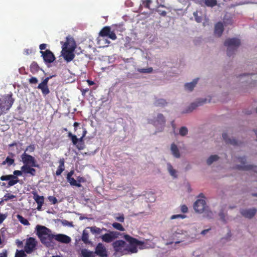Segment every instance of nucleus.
I'll use <instances>...</instances> for the list:
<instances>
[{
	"mask_svg": "<svg viewBox=\"0 0 257 257\" xmlns=\"http://www.w3.org/2000/svg\"><path fill=\"white\" fill-rule=\"evenodd\" d=\"M124 238L128 243H126L122 240H118L114 241L112 244L115 252L121 255L137 252L138 251V246H140V249L148 247L144 242L139 241L128 235H125Z\"/></svg>",
	"mask_w": 257,
	"mask_h": 257,
	"instance_id": "nucleus-1",
	"label": "nucleus"
},
{
	"mask_svg": "<svg viewBox=\"0 0 257 257\" xmlns=\"http://www.w3.org/2000/svg\"><path fill=\"white\" fill-rule=\"evenodd\" d=\"M61 44L62 45V56L67 62H70L75 57L74 51L76 47V43L73 39L67 37L66 41L61 42Z\"/></svg>",
	"mask_w": 257,
	"mask_h": 257,
	"instance_id": "nucleus-2",
	"label": "nucleus"
},
{
	"mask_svg": "<svg viewBox=\"0 0 257 257\" xmlns=\"http://www.w3.org/2000/svg\"><path fill=\"white\" fill-rule=\"evenodd\" d=\"M37 234L40 238L41 242L47 246H50L53 243L54 235L52 231L45 226L38 225L36 227Z\"/></svg>",
	"mask_w": 257,
	"mask_h": 257,
	"instance_id": "nucleus-3",
	"label": "nucleus"
},
{
	"mask_svg": "<svg viewBox=\"0 0 257 257\" xmlns=\"http://www.w3.org/2000/svg\"><path fill=\"white\" fill-rule=\"evenodd\" d=\"M240 44V40L235 38H228L224 42V45L227 47V54L228 56H231L234 52L236 50L237 48Z\"/></svg>",
	"mask_w": 257,
	"mask_h": 257,
	"instance_id": "nucleus-4",
	"label": "nucleus"
},
{
	"mask_svg": "<svg viewBox=\"0 0 257 257\" xmlns=\"http://www.w3.org/2000/svg\"><path fill=\"white\" fill-rule=\"evenodd\" d=\"M82 134L80 138H77L76 135H73L71 132L68 133V137L71 140L74 145L79 150H83L84 148L83 139L87 134V131L85 128L82 127Z\"/></svg>",
	"mask_w": 257,
	"mask_h": 257,
	"instance_id": "nucleus-5",
	"label": "nucleus"
},
{
	"mask_svg": "<svg viewBox=\"0 0 257 257\" xmlns=\"http://www.w3.org/2000/svg\"><path fill=\"white\" fill-rule=\"evenodd\" d=\"M13 94L11 92L9 94L4 95L1 99V110L6 113L12 106L15 99L13 98Z\"/></svg>",
	"mask_w": 257,
	"mask_h": 257,
	"instance_id": "nucleus-6",
	"label": "nucleus"
},
{
	"mask_svg": "<svg viewBox=\"0 0 257 257\" xmlns=\"http://www.w3.org/2000/svg\"><path fill=\"white\" fill-rule=\"evenodd\" d=\"M185 235V231L180 229H177L171 235L170 242H167V244H170L173 242L178 244L183 241Z\"/></svg>",
	"mask_w": 257,
	"mask_h": 257,
	"instance_id": "nucleus-7",
	"label": "nucleus"
},
{
	"mask_svg": "<svg viewBox=\"0 0 257 257\" xmlns=\"http://www.w3.org/2000/svg\"><path fill=\"white\" fill-rule=\"evenodd\" d=\"M24 165H31L32 167H39L34 157L29 155L27 153H24L21 156Z\"/></svg>",
	"mask_w": 257,
	"mask_h": 257,
	"instance_id": "nucleus-8",
	"label": "nucleus"
},
{
	"mask_svg": "<svg viewBox=\"0 0 257 257\" xmlns=\"http://www.w3.org/2000/svg\"><path fill=\"white\" fill-rule=\"evenodd\" d=\"M149 123L153 124L156 127L159 125L161 126V130L159 132H161L163 130L165 123L166 119L164 115L162 113H159L157 115L156 117L149 120Z\"/></svg>",
	"mask_w": 257,
	"mask_h": 257,
	"instance_id": "nucleus-9",
	"label": "nucleus"
},
{
	"mask_svg": "<svg viewBox=\"0 0 257 257\" xmlns=\"http://www.w3.org/2000/svg\"><path fill=\"white\" fill-rule=\"evenodd\" d=\"M238 160L240 162L242 165H237L235 168L240 170L249 171L252 170L254 172L257 173V166L251 165H245L246 159L244 157H239Z\"/></svg>",
	"mask_w": 257,
	"mask_h": 257,
	"instance_id": "nucleus-10",
	"label": "nucleus"
},
{
	"mask_svg": "<svg viewBox=\"0 0 257 257\" xmlns=\"http://www.w3.org/2000/svg\"><path fill=\"white\" fill-rule=\"evenodd\" d=\"M100 37H107L112 40L116 39L117 37L113 31H111V29L108 26L103 27L99 33Z\"/></svg>",
	"mask_w": 257,
	"mask_h": 257,
	"instance_id": "nucleus-11",
	"label": "nucleus"
},
{
	"mask_svg": "<svg viewBox=\"0 0 257 257\" xmlns=\"http://www.w3.org/2000/svg\"><path fill=\"white\" fill-rule=\"evenodd\" d=\"M53 76H50L45 78L38 86L37 88L41 90L43 95L46 96L50 93L48 83L49 80L52 78Z\"/></svg>",
	"mask_w": 257,
	"mask_h": 257,
	"instance_id": "nucleus-12",
	"label": "nucleus"
},
{
	"mask_svg": "<svg viewBox=\"0 0 257 257\" xmlns=\"http://www.w3.org/2000/svg\"><path fill=\"white\" fill-rule=\"evenodd\" d=\"M40 53L46 64L53 62L56 59L54 54L50 50L47 49L45 51H40Z\"/></svg>",
	"mask_w": 257,
	"mask_h": 257,
	"instance_id": "nucleus-13",
	"label": "nucleus"
},
{
	"mask_svg": "<svg viewBox=\"0 0 257 257\" xmlns=\"http://www.w3.org/2000/svg\"><path fill=\"white\" fill-rule=\"evenodd\" d=\"M37 241L33 237H30L27 239L25 245V250L27 253H30L36 248Z\"/></svg>",
	"mask_w": 257,
	"mask_h": 257,
	"instance_id": "nucleus-14",
	"label": "nucleus"
},
{
	"mask_svg": "<svg viewBox=\"0 0 257 257\" xmlns=\"http://www.w3.org/2000/svg\"><path fill=\"white\" fill-rule=\"evenodd\" d=\"M119 233L117 231H110L102 235L101 238L102 240L106 242H110L115 238L118 237Z\"/></svg>",
	"mask_w": 257,
	"mask_h": 257,
	"instance_id": "nucleus-15",
	"label": "nucleus"
},
{
	"mask_svg": "<svg viewBox=\"0 0 257 257\" xmlns=\"http://www.w3.org/2000/svg\"><path fill=\"white\" fill-rule=\"evenodd\" d=\"M0 179L2 181L9 180V182H8L9 186H14L19 182L18 177L12 175L2 176L0 178Z\"/></svg>",
	"mask_w": 257,
	"mask_h": 257,
	"instance_id": "nucleus-16",
	"label": "nucleus"
},
{
	"mask_svg": "<svg viewBox=\"0 0 257 257\" xmlns=\"http://www.w3.org/2000/svg\"><path fill=\"white\" fill-rule=\"evenodd\" d=\"M199 197L202 198L198 199L194 204V209H206V202L204 200V196L202 193L199 194Z\"/></svg>",
	"mask_w": 257,
	"mask_h": 257,
	"instance_id": "nucleus-17",
	"label": "nucleus"
},
{
	"mask_svg": "<svg viewBox=\"0 0 257 257\" xmlns=\"http://www.w3.org/2000/svg\"><path fill=\"white\" fill-rule=\"evenodd\" d=\"M94 253L97 254L101 257L106 256L107 251L104 245L101 243H99L96 247Z\"/></svg>",
	"mask_w": 257,
	"mask_h": 257,
	"instance_id": "nucleus-18",
	"label": "nucleus"
},
{
	"mask_svg": "<svg viewBox=\"0 0 257 257\" xmlns=\"http://www.w3.org/2000/svg\"><path fill=\"white\" fill-rule=\"evenodd\" d=\"M31 165H23L21 169L23 170L24 174H30L32 176H34L36 174V170Z\"/></svg>",
	"mask_w": 257,
	"mask_h": 257,
	"instance_id": "nucleus-19",
	"label": "nucleus"
},
{
	"mask_svg": "<svg viewBox=\"0 0 257 257\" xmlns=\"http://www.w3.org/2000/svg\"><path fill=\"white\" fill-rule=\"evenodd\" d=\"M54 239L58 241L64 243H69L71 241L70 237L63 234L55 235Z\"/></svg>",
	"mask_w": 257,
	"mask_h": 257,
	"instance_id": "nucleus-20",
	"label": "nucleus"
},
{
	"mask_svg": "<svg viewBox=\"0 0 257 257\" xmlns=\"http://www.w3.org/2000/svg\"><path fill=\"white\" fill-rule=\"evenodd\" d=\"M206 101V99H202L201 100H199L197 102L192 103L187 108L186 110L185 111L186 113L191 112L193 110H194L196 107L198 106L202 105Z\"/></svg>",
	"mask_w": 257,
	"mask_h": 257,
	"instance_id": "nucleus-21",
	"label": "nucleus"
},
{
	"mask_svg": "<svg viewBox=\"0 0 257 257\" xmlns=\"http://www.w3.org/2000/svg\"><path fill=\"white\" fill-rule=\"evenodd\" d=\"M33 198L38 204L36 209H41L44 202V197L43 196L39 195L36 192L33 193Z\"/></svg>",
	"mask_w": 257,
	"mask_h": 257,
	"instance_id": "nucleus-22",
	"label": "nucleus"
},
{
	"mask_svg": "<svg viewBox=\"0 0 257 257\" xmlns=\"http://www.w3.org/2000/svg\"><path fill=\"white\" fill-rule=\"evenodd\" d=\"M222 138L226 144H230L234 146H240L241 145V143L240 142H238L234 139H228L226 133L222 134Z\"/></svg>",
	"mask_w": 257,
	"mask_h": 257,
	"instance_id": "nucleus-23",
	"label": "nucleus"
},
{
	"mask_svg": "<svg viewBox=\"0 0 257 257\" xmlns=\"http://www.w3.org/2000/svg\"><path fill=\"white\" fill-rule=\"evenodd\" d=\"M224 31L223 25L221 22H218L215 25L214 34L218 37H220Z\"/></svg>",
	"mask_w": 257,
	"mask_h": 257,
	"instance_id": "nucleus-24",
	"label": "nucleus"
},
{
	"mask_svg": "<svg viewBox=\"0 0 257 257\" xmlns=\"http://www.w3.org/2000/svg\"><path fill=\"white\" fill-rule=\"evenodd\" d=\"M196 212L202 214V216L207 218H212L214 217L211 210H195Z\"/></svg>",
	"mask_w": 257,
	"mask_h": 257,
	"instance_id": "nucleus-25",
	"label": "nucleus"
},
{
	"mask_svg": "<svg viewBox=\"0 0 257 257\" xmlns=\"http://www.w3.org/2000/svg\"><path fill=\"white\" fill-rule=\"evenodd\" d=\"M256 210H241V214L247 218H251L256 213Z\"/></svg>",
	"mask_w": 257,
	"mask_h": 257,
	"instance_id": "nucleus-26",
	"label": "nucleus"
},
{
	"mask_svg": "<svg viewBox=\"0 0 257 257\" xmlns=\"http://www.w3.org/2000/svg\"><path fill=\"white\" fill-rule=\"evenodd\" d=\"M217 2L216 0H201L200 4L202 6H206L208 7H213L217 5Z\"/></svg>",
	"mask_w": 257,
	"mask_h": 257,
	"instance_id": "nucleus-27",
	"label": "nucleus"
},
{
	"mask_svg": "<svg viewBox=\"0 0 257 257\" xmlns=\"http://www.w3.org/2000/svg\"><path fill=\"white\" fill-rule=\"evenodd\" d=\"M23 146V144L19 142H14L13 143L9 145V147L12 148L13 147H16V154H19L21 153L22 150V146Z\"/></svg>",
	"mask_w": 257,
	"mask_h": 257,
	"instance_id": "nucleus-28",
	"label": "nucleus"
},
{
	"mask_svg": "<svg viewBox=\"0 0 257 257\" xmlns=\"http://www.w3.org/2000/svg\"><path fill=\"white\" fill-rule=\"evenodd\" d=\"M91 232L94 234H100L103 231H106L107 229L105 228H100L96 226H91L88 227Z\"/></svg>",
	"mask_w": 257,
	"mask_h": 257,
	"instance_id": "nucleus-29",
	"label": "nucleus"
},
{
	"mask_svg": "<svg viewBox=\"0 0 257 257\" xmlns=\"http://www.w3.org/2000/svg\"><path fill=\"white\" fill-rule=\"evenodd\" d=\"M171 151L172 152V155L174 157L176 158H179L180 157V154L179 151V149L174 143H173L171 145Z\"/></svg>",
	"mask_w": 257,
	"mask_h": 257,
	"instance_id": "nucleus-30",
	"label": "nucleus"
},
{
	"mask_svg": "<svg viewBox=\"0 0 257 257\" xmlns=\"http://www.w3.org/2000/svg\"><path fill=\"white\" fill-rule=\"evenodd\" d=\"M198 78L195 79L193 80L192 82L190 83H187L185 84V88L186 90H188L190 91H192L196 84L198 82Z\"/></svg>",
	"mask_w": 257,
	"mask_h": 257,
	"instance_id": "nucleus-31",
	"label": "nucleus"
},
{
	"mask_svg": "<svg viewBox=\"0 0 257 257\" xmlns=\"http://www.w3.org/2000/svg\"><path fill=\"white\" fill-rule=\"evenodd\" d=\"M30 71L33 74H35L38 72L40 67L36 62H33L30 65Z\"/></svg>",
	"mask_w": 257,
	"mask_h": 257,
	"instance_id": "nucleus-32",
	"label": "nucleus"
},
{
	"mask_svg": "<svg viewBox=\"0 0 257 257\" xmlns=\"http://www.w3.org/2000/svg\"><path fill=\"white\" fill-rule=\"evenodd\" d=\"M81 255L83 257H94V252L86 249H83L81 250Z\"/></svg>",
	"mask_w": 257,
	"mask_h": 257,
	"instance_id": "nucleus-33",
	"label": "nucleus"
},
{
	"mask_svg": "<svg viewBox=\"0 0 257 257\" xmlns=\"http://www.w3.org/2000/svg\"><path fill=\"white\" fill-rule=\"evenodd\" d=\"M183 214H175L172 215L170 217L171 219H184L186 217V215L184 214V213L187 212L188 210H182Z\"/></svg>",
	"mask_w": 257,
	"mask_h": 257,
	"instance_id": "nucleus-34",
	"label": "nucleus"
},
{
	"mask_svg": "<svg viewBox=\"0 0 257 257\" xmlns=\"http://www.w3.org/2000/svg\"><path fill=\"white\" fill-rule=\"evenodd\" d=\"M66 179L71 186H75L77 187H81L82 186L80 184L77 183V180L73 177L66 178Z\"/></svg>",
	"mask_w": 257,
	"mask_h": 257,
	"instance_id": "nucleus-35",
	"label": "nucleus"
},
{
	"mask_svg": "<svg viewBox=\"0 0 257 257\" xmlns=\"http://www.w3.org/2000/svg\"><path fill=\"white\" fill-rule=\"evenodd\" d=\"M167 167H168V170L170 173V174L174 177V178H176L177 177V175H176V170H175L173 166L170 164H167Z\"/></svg>",
	"mask_w": 257,
	"mask_h": 257,
	"instance_id": "nucleus-36",
	"label": "nucleus"
},
{
	"mask_svg": "<svg viewBox=\"0 0 257 257\" xmlns=\"http://www.w3.org/2000/svg\"><path fill=\"white\" fill-rule=\"evenodd\" d=\"M219 159V157L216 155L210 156L207 160V164L208 165H211L213 162L217 161Z\"/></svg>",
	"mask_w": 257,
	"mask_h": 257,
	"instance_id": "nucleus-37",
	"label": "nucleus"
},
{
	"mask_svg": "<svg viewBox=\"0 0 257 257\" xmlns=\"http://www.w3.org/2000/svg\"><path fill=\"white\" fill-rule=\"evenodd\" d=\"M167 103L166 101L164 99H158L155 102V105L157 106H163Z\"/></svg>",
	"mask_w": 257,
	"mask_h": 257,
	"instance_id": "nucleus-38",
	"label": "nucleus"
},
{
	"mask_svg": "<svg viewBox=\"0 0 257 257\" xmlns=\"http://www.w3.org/2000/svg\"><path fill=\"white\" fill-rule=\"evenodd\" d=\"M153 68L149 67L147 68H139L138 71L141 73H150L153 72Z\"/></svg>",
	"mask_w": 257,
	"mask_h": 257,
	"instance_id": "nucleus-39",
	"label": "nucleus"
},
{
	"mask_svg": "<svg viewBox=\"0 0 257 257\" xmlns=\"http://www.w3.org/2000/svg\"><path fill=\"white\" fill-rule=\"evenodd\" d=\"M88 237V233L86 230H83L82 236V240L85 243H87L89 242Z\"/></svg>",
	"mask_w": 257,
	"mask_h": 257,
	"instance_id": "nucleus-40",
	"label": "nucleus"
},
{
	"mask_svg": "<svg viewBox=\"0 0 257 257\" xmlns=\"http://www.w3.org/2000/svg\"><path fill=\"white\" fill-rule=\"evenodd\" d=\"M112 226L116 229L120 231H124V228L119 223L114 222L112 224Z\"/></svg>",
	"mask_w": 257,
	"mask_h": 257,
	"instance_id": "nucleus-41",
	"label": "nucleus"
},
{
	"mask_svg": "<svg viewBox=\"0 0 257 257\" xmlns=\"http://www.w3.org/2000/svg\"><path fill=\"white\" fill-rule=\"evenodd\" d=\"M35 150V146L34 144H31L27 146L25 150L24 153H32Z\"/></svg>",
	"mask_w": 257,
	"mask_h": 257,
	"instance_id": "nucleus-42",
	"label": "nucleus"
},
{
	"mask_svg": "<svg viewBox=\"0 0 257 257\" xmlns=\"http://www.w3.org/2000/svg\"><path fill=\"white\" fill-rule=\"evenodd\" d=\"M17 217L20 222L24 225H27L29 224V222L27 219H25L20 215H18Z\"/></svg>",
	"mask_w": 257,
	"mask_h": 257,
	"instance_id": "nucleus-43",
	"label": "nucleus"
},
{
	"mask_svg": "<svg viewBox=\"0 0 257 257\" xmlns=\"http://www.w3.org/2000/svg\"><path fill=\"white\" fill-rule=\"evenodd\" d=\"M15 160L13 158H10L9 157H7L5 161H4L3 164L7 163L9 166H10L14 164Z\"/></svg>",
	"mask_w": 257,
	"mask_h": 257,
	"instance_id": "nucleus-44",
	"label": "nucleus"
},
{
	"mask_svg": "<svg viewBox=\"0 0 257 257\" xmlns=\"http://www.w3.org/2000/svg\"><path fill=\"white\" fill-rule=\"evenodd\" d=\"M114 218L118 222H122L124 221V216L122 214H116L114 215Z\"/></svg>",
	"mask_w": 257,
	"mask_h": 257,
	"instance_id": "nucleus-45",
	"label": "nucleus"
},
{
	"mask_svg": "<svg viewBox=\"0 0 257 257\" xmlns=\"http://www.w3.org/2000/svg\"><path fill=\"white\" fill-rule=\"evenodd\" d=\"M188 133V129L185 126H182L180 128L179 134L182 136H185Z\"/></svg>",
	"mask_w": 257,
	"mask_h": 257,
	"instance_id": "nucleus-46",
	"label": "nucleus"
},
{
	"mask_svg": "<svg viewBox=\"0 0 257 257\" xmlns=\"http://www.w3.org/2000/svg\"><path fill=\"white\" fill-rule=\"evenodd\" d=\"M59 166H58V168L61 169L63 171H64L65 169V160L64 158L60 159L59 161Z\"/></svg>",
	"mask_w": 257,
	"mask_h": 257,
	"instance_id": "nucleus-47",
	"label": "nucleus"
},
{
	"mask_svg": "<svg viewBox=\"0 0 257 257\" xmlns=\"http://www.w3.org/2000/svg\"><path fill=\"white\" fill-rule=\"evenodd\" d=\"M26 256V254H25L24 251L23 250H18L17 251L15 257H25Z\"/></svg>",
	"mask_w": 257,
	"mask_h": 257,
	"instance_id": "nucleus-48",
	"label": "nucleus"
},
{
	"mask_svg": "<svg viewBox=\"0 0 257 257\" xmlns=\"http://www.w3.org/2000/svg\"><path fill=\"white\" fill-rule=\"evenodd\" d=\"M152 2V0H145L143 1V4L145 8L150 9V5Z\"/></svg>",
	"mask_w": 257,
	"mask_h": 257,
	"instance_id": "nucleus-49",
	"label": "nucleus"
},
{
	"mask_svg": "<svg viewBox=\"0 0 257 257\" xmlns=\"http://www.w3.org/2000/svg\"><path fill=\"white\" fill-rule=\"evenodd\" d=\"M48 200L53 204H55L57 202V199L53 196H49Z\"/></svg>",
	"mask_w": 257,
	"mask_h": 257,
	"instance_id": "nucleus-50",
	"label": "nucleus"
},
{
	"mask_svg": "<svg viewBox=\"0 0 257 257\" xmlns=\"http://www.w3.org/2000/svg\"><path fill=\"white\" fill-rule=\"evenodd\" d=\"M76 180H77V183H79L80 184L81 183H85L86 181V180L84 177H81V176H78L76 178Z\"/></svg>",
	"mask_w": 257,
	"mask_h": 257,
	"instance_id": "nucleus-51",
	"label": "nucleus"
},
{
	"mask_svg": "<svg viewBox=\"0 0 257 257\" xmlns=\"http://www.w3.org/2000/svg\"><path fill=\"white\" fill-rule=\"evenodd\" d=\"M23 173H24V172H23L22 170H15V171H14L13 175H14V176L17 177V176H21V175H22Z\"/></svg>",
	"mask_w": 257,
	"mask_h": 257,
	"instance_id": "nucleus-52",
	"label": "nucleus"
},
{
	"mask_svg": "<svg viewBox=\"0 0 257 257\" xmlns=\"http://www.w3.org/2000/svg\"><path fill=\"white\" fill-rule=\"evenodd\" d=\"M219 216L220 219L222 220H225V213L223 211V210L220 211L219 213Z\"/></svg>",
	"mask_w": 257,
	"mask_h": 257,
	"instance_id": "nucleus-53",
	"label": "nucleus"
},
{
	"mask_svg": "<svg viewBox=\"0 0 257 257\" xmlns=\"http://www.w3.org/2000/svg\"><path fill=\"white\" fill-rule=\"evenodd\" d=\"M29 82L31 84H36L38 83V79L34 77H32L29 79Z\"/></svg>",
	"mask_w": 257,
	"mask_h": 257,
	"instance_id": "nucleus-54",
	"label": "nucleus"
},
{
	"mask_svg": "<svg viewBox=\"0 0 257 257\" xmlns=\"http://www.w3.org/2000/svg\"><path fill=\"white\" fill-rule=\"evenodd\" d=\"M157 12L159 13V15H160L162 16L165 17L166 16L167 12L165 11L158 9L157 10Z\"/></svg>",
	"mask_w": 257,
	"mask_h": 257,
	"instance_id": "nucleus-55",
	"label": "nucleus"
},
{
	"mask_svg": "<svg viewBox=\"0 0 257 257\" xmlns=\"http://www.w3.org/2000/svg\"><path fill=\"white\" fill-rule=\"evenodd\" d=\"M80 125V123L78 122H75L73 124V126H74V131L75 132H77V131L78 130V129H82V128H78V127L79 126V125Z\"/></svg>",
	"mask_w": 257,
	"mask_h": 257,
	"instance_id": "nucleus-56",
	"label": "nucleus"
},
{
	"mask_svg": "<svg viewBox=\"0 0 257 257\" xmlns=\"http://www.w3.org/2000/svg\"><path fill=\"white\" fill-rule=\"evenodd\" d=\"M7 215L4 214H0V224H1L4 220L6 218Z\"/></svg>",
	"mask_w": 257,
	"mask_h": 257,
	"instance_id": "nucleus-57",
	"label": "nucleus"
},
{
	"mask_svg": "<svg viewBox=\"0 0 257 257\" xmlns=\"http://www.w3.org/2000/svg\"><path fill=\"white\" fill-rule=\"evenodd\" d=\"M211 230V228H208V229H204L203 230H202L201 232H200V234L202 235H205V234H206L207 233H208L210 230Z\"/></svg>",
	"mask_w": 257,
	"mask_h": 257,
	"instance_id": "nucleus-58",
	"label": "nucleus"
},
{
	"mask_svg": "<svg viewBox=\"0 0 257 257\" xmlns=\"http://www.w3.org/2000/svg\"><path fill=\"white\" fill-rule=\"evenodd\" d=\"M80 90H81L82 95L83 96H85L86 93L89 91V88H87L86 89H81Z\"/></svg>",
	"mask_w": 257,
	"mask_h": 257,
	"instance_id": "nucleus-59",
	"label": "nucleus"
},
{
	"mask_svg": "<svg viewBox=\"0 0 257 257\" xmlns=\"http://www.w3.org/2000/svg\"><path fill=\"white\" fill-rule=\"evenodd\" d=\"M47 47V44H41L39 46V48L41 50V51H43V50H45Z\"/></svg>",
	"mask_w": 257,
	"mask_h": 257,
	"instance_id": "nucleus-60",
	"label": "nucleus"
},
{
	"mask_svg": "<svg viewBox=\"0 0 257 257\" xmlns=\"http://www.w3.org/2000/svg\"><path fill=\"white\" fill-rule=\"evenodd\" d=\"M63 171L58 167L57 170L56 171V175L57 176L60 175Z\"/></svg>",
	"mask_w": 257,
	"mask_h": 257,
	"instance_id": "nucleus-61",
	"label": "nucleus"
},
{
	"mask_svg": "<svg viewBox=\"0 0 257 257\" xmlns=\"http://www.w3.org/2000/svg\"><path fill=\"white\" fill-rule=\"evenodd\" d=\"M74 170H71L67 174L66 178H70L72 177V176L74 174Z\"/></svg>",
	"mask_w": 257,
	"mask_h": 257,
	"instance_id": "nucleus-62",
	"label": "nucleus"
},
{
	"mask_svg": "<svg viewBox=\"0 0 257 257\" xmlns=\"http://www.w3.org/2000/svg\"><path fill=\"white\" fill-rule=\"evenodd\" d=\"M0 257H7V250H5L3 252L0 253Z\"/></svg>",
	"mask_w": 257,
	"mask_h": 257,
	"instance_id": "nucleus-63",
	"label": "nucleus"
},
{
	"mask_svg": "<svg viewBox=\"0 0 257 257\" xmlns=\"http://www.w3.org/2000/svg\"><path fill=\"white\" fill-rule=\"evenodd\" d=\"M87 82L88 83L89 86L93 85V84H94V82L90 80H87Z\"/></svg>",
	"mask_w": 257,
	"mask_h": 257,
	"instance_id": "nucleus-64",
	"label": "nucleus"
}]
</instances>
